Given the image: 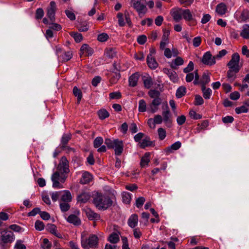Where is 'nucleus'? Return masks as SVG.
I'll return each instance as SVG.
<instances>
[{
    "mask_svg": "<svg viewBox=\"0 0 249 249\" xmlns=\"http://www.w3.org/2000/svg\"><path fill=\"white\" fill-rule=\"evenodd\" d=\"M144 87L147 89H150L153 85V80L151 76L148 74H144L142 76Z\"/></svg>",
    "mask_w": 249,
    "mask_h": 249,
    "instance_id": "17",
    "label": "nucleus"
},
{
    "mask_svg": "<svg viewBox=\"0 0 249 249\" xmlns=\"http://www.w3.org/2000/svg\"><path fill=\"white\" fill-rule=\"evenodd\" d=\"M71 138V135L70 134H64L61 139V144L63 145L66 144Z\"/></svg>",
    "mask_w": 249,
    "mask_h": 249,
    "instance_id": "46",
    "label": "nucleus"
},
{
    "mask_svg": "<svg viewBox=\"0 0 249 249\" xmlns=\"http://www.w3.org/2000/svg\"><path fill=\"white\" fill-rule=\"evenodd\" d=\"M103 139L101 137H97L93 142L94 148H98V152L102 153L106 151V147L105 145H102L103 143Z\"/></svg>",
    "mask_w": 249,
    "mask_h": 249,
    "instance_id": "9",
    "label": "nucleus"
},
{
    "mask_svg": "<svg viewBox=\"0 0 249 249\" xmlns=\"http://www.w3.org/2000/svg\"><path fill=\"white\" fill-rule=\"evenodd\" d=\"M165 73H167L170 79L174 83H176L178 80V77L177 73L172 70L168 69H165L164 70Z\"/></svg>",
    "mask_w": 249,
    "mask_h": 249,
    "instance_id": "23",
    "label": "nucleus"
},
{
    "mask_svg": "<svg viewBox=\"0 0 249 249\" xmlns=\"http://www.w3.org/2000/svg\"><path fill=\"white\" fill-rule=\"evenodd\" d=\"M90 198V195L89 193L82 192L77 197V201L79 203H85L87 202Z\"/></svg>",
    "mask_w": 249,
    "mask_h": 249,
    "instance_id": "18",
    "label": "nucleus"
},
{
    "mask_svg": "<svg viewBox=\"0 0 249 249\" xmlns=\"http://www.w3.org/2000/svg\"><path fill=\"white\" fill-rule=\"evenodd\" d=\"M182 18L189 21L193 20V14L189 9H183Z\"/></svg>",
    "mask_w": 249,
    "mask_h": 249,
    "instance_id": "24",
    "label": "nucleus"
},
{
    "mask_svg": "<svg viewBox=\"0 0 249 249\" xmlns=\"http://www.w3.org/2000/svg\"><path fill=\"white\" fill-rule=\"evenodd\" d=\"M120 78V74L119 72H112L110 74L109 82L111 84H115L117 82Z\"/></svg>",
    "mask_w": 249,
    "mask_h": 249,
    "instance_id": "29",
    "label": "nucleus"
},
{
    "mask_svg": "<svg viewBox=\"0 0 249 249\" xmlns=\"http://www.w3.org/2000/svg\"><path fill=\"white\" fill-rule=\"evenodd\" d=\"M35 226L36 229L39 231L43 230L44 228V225L43 223L39 220L36 221L35 222Z\"/></svg>",
    "mask_w": 249,
    "mask_h": 249,
    "instance_id": "52",
    "label": "nucleus"
},
{
    "mask_svg": "<svg viewBox=\"0 0 249 249\" xmlns=\"http://www.w3.org/2000/svg\"><path fill=\"white\" fill-rule=\"evenodd\" d=\"M92 176L88 172L82 171V177L80 179V183L82 184H87L92 180Z\"/></svg>",
    "mask_w": 249,
    "mask_h": 249,
    "instance_id": "16",
    "label": "nucleus"
},
{
    "mask_svg": "<svg viewBox=\"0 0 249 249\" xmlns=\"http://www.w3.org/2000/svg\"><path fill=\"white\" fill-rule=\"evenodd\" d=\"M184 63L183 59L179 56H178L174 61L172 62L171 67L173 68H175L177 66L182 65Z\"/></svg>",
    "mask_w": 249,
    "mask_h": 249,
    "instance_id": "33",
    "label": "nucleus"
},
{
    "mask_svg": "<svg viewBox=\"0 0 249 249\" xmlns=\"http://www.w3.org/2000/svg\"><path fill=\"white\" fill-rule=\"evenodd\" d=\"M228 68L234 69L237 70H240L241 66L240 65V55L238 53H234L231 59L227 64Z\"/></svg>",
    "mask_w": 249,
    "mask_h": 249,
    "instance_id": "6",
    "label": "nucleus"
},
{
    "mask_svg": "<svg viewBox=\"0 0 249 249\" xmlns=\"http://www.w3.org/2000/svg\"><path fill=\"white\" fill-rule=\"evenodd\" d=\"M149 96L152 98H156L157 97H159L160 93L159 91L156 90H150L148 92Z\"/></svg>",
    "mask_w": 249,
    "mask_h": 249,
    "instance_id": "49",
    "label": "nucleus"
},
{
    "mask_svg": "<svg viewBox=\"0 0 249 249\" xmlns=\"http://www.w3.org/2000/svg\"><path fill=\"white\" fill-rule=\"evenodd\" d=\"M72 200V196L70 192L68 190L61 191L60 202H70Z\"/></svg>",
    "mask_w": 249,
    "mask_h": 249,
    "instance_id": "12",
    "label": "nucleus"
},
{
    "mask_svg": "<svg viewBox=\"0 0 249 249\" xmlns=\"http://www.w3.org/2000/svg\"><path fill=\"white\" fill-rule=\"evenodd\" d=\"M161 103V99L160 97L154 98L150 105V111L152 113L156 112L158 109V107Z\"/></svg>",
    "mask_w": 249,
    "mask_h": 249,
    "instance_id": "15",
    "label": "nucleus"
},
{
    "mask_svg": "<svg viewBox=\"0 0 249 249\" xmlns=\"http://www.w3.org/2000/svg\"><path fill=\"white\" fill-rule=\"evenodd\" d=\"M68 222L73 224L74 225L78 226L81 223L80 219L74 214H71L67 218Z\"/></svg>",
    "mask_w": 249,
    "mask_h": 249,
    "instance_id": "22",
    "label": "nucleus"
},
{
    "mask_svg": "<svg viewBox=\"0 0 249 249\" xmlns=\"http://www.w3.org/2000/svg\"><path fill=\"white\" fill-rule=\"evenodd\" d=\"M73 94L77 97V103L79 104L81 98L82 97V94L81 91L78 89L76 87H74L73 89Z\"/></svg>",
    "mask_w": 249,
    "mask_h": 249,
    "instance_id": "31",
    "label": "nucleus"
},
{
    "mask_svg": "<svg viewBox=\"0 0 249 249\" xmlns=\"http://www.w3.org/2000/svg\"><path fill=\"white\" fill-rule=\"evenodd\" d=\"M190 116L194 119H199L202 118V115L197 114L196 111L194 110H191L189 112Z\"/></svg>",
    "mask_w": 249,
    "mask_h": 249,
    "instance_id": "58",
    "label": "nucleus"
},
{
    "mask_svg": "<svg viewBox=\"0 0 249 249\" xmlns=\"http://www.w3.org/2000/svg\"><path fill=\"white\" fill-rule=\"evenodd\" d=\"M194 69V63L192 61H190L187 66L183 69V72L188 73L192 71Z\"/></svg>",
    "mask_w": 249,
    "mask_h": 249,
    "instance_id": "60",
    "label": "nucleus"
},
{
    "mask_svg": "<svg viewBox=\"0 0 249 249\" xmlns=\"http://www.w3.org/2000/svg\"><path fill=\"white\" fill-rule=\"evenodd\" d=\"M69 172L68 161L65 157H62L57 168V170L52 176L53 187L55 189L64 188L63 183L67 178L66 174Z\"/></svg>",
    "mask_w": 249,
    "mask_h": 249,
    "instance_id": "1",
    "label": "nucleus"
},
{
    "mask_svg": "<svg viewBox=\"0 0 249 249\" xmlns=\"http://www.w3.org/2000/svg\"><path fill=\"white\" fill-rule=\"evenodd\" d=\"M108 241L112 243L116 244L119 241V236L117 233H113L108 237Z\"/></svg>",
    "mask_w": 249,
    "mask_h": 249,
    "instance_id": "35",
    "label": "nucleus"
},
{
    "mask_svg": "<svg viewBox=\"0 0 249 249\" xmlns=\"http://www.w3.org/2000/svg\"><path fill=\"white\" fill-rule=\"evenodd\" d=\"M72 57V53L70 51L65 52L62 56L63 60L68 61Z\"/></svg>",
    "mask_w": 249,
    "mask_h": 249,
    "instance_id": "61",
    "label": "nucleus"
},
{
    "mask_svg": "<svg viewBox=\"0 0 249 249\" xmlns=\"http://www.w3.org/2000/svg\"><path fill=\"white\" fill-rule=\"evenodd\" d=\"M80 51L82 54L91 55L93 53L92 49L87 44H83L81 48Z\"/></svg>",
    "mask_w": 249,
    "mask_h": 249,
    "instance_id": "27",
    "label": "nucleus"
},
{
    "mask_svg": "<svg viewBox=\"0 0 249 249\" xmlns=\"http://www.w3.org/2000/svg\"><path fill=\"white\" fill-rule=\"evenodd\" d=\"M105 55L110 58H112L115 56V52L112 49H108L106 50Z\"/></svg>",
    "mask_w": 249,
    "mask_h": 249,
    "instance_id": "47",
    "label": "nucleus"
},
{
    "mask_svg": "<svg viewBox=\"0 0 249 249\" xmlns=\"http://www.w3.org/2000/svg\"><path fill=\"white\" fill-rule=\"evenodd\" d=\"M227 11L226 5L223 3H221L218 4L216 8V12L220 15H223L225 14Z\"/></svg>",
    "mask_w": 249,
    "mask_h": 249,
    "instance_id": "26",
    "label": "nucleus"
},
{
    "mask_svg": "<svg viewBox=\"0 0 249 249\" xmlns=\"http://www.w3.org/2000/svg\"><path fill=\"white\" fill-rule=\"evenodd\" d=\"M240 94L238 91H234L230 94V97L231 100H236L240 98Z\"/></svg>",
    "mask_w": 249,
    "mask_h": 249,
    "instance_id": "64",
    "label": "nucleus"
},
{
    "mask_svg": "<svg viewBox=\"0 0 249 249\" xmlns=\"http://www.w3.org/2000/svg\"><path fill=\"white\" fill-rule=\"evenodd\" d=\"M202 62L206 65L212 66L215 63V57L212 56L210 52H207L205 53L202 59Z\"/></svg>",
    "mask_w": 249,
    "mask_h": 249,
    "instance_id": "8",
    "label": "nucleus"
},
{
    "mask_svg": "<svg viewBox=\"0 0 249 249\" xmlns=\"http://www.w3.org/2000/svg\"><path fill=\"white\" fill-rule=\"evenodd\" d=\"M202 91L203 93V97L206 99H210L212 94V90L210 88L206 89L203 87L202 88Z\"/></svg>",
    "mask_w": 249,
    "mask_h": 249,
    "instance_id": "37",
    "label": "nucleus"
},
{
    "mask_svg": "<svg viewBox=\"0 0 249 249\" xmlns=\"http://www.w3.org/2000/svg\"><path fill=\"white\" fill-rule=\"evenodd\" d=\"M151 144V142L148 137H146L143 139L142 141L140 142V146L142 148L150 146Z\"/></svg>",
    "mask_w": 249,
    "mask_h": 249,
    "instance_id": "36",
    "label": "nucleus"
},
{
    "mask_svg": "<svg viewBox=\"0 0 249 249\" xmlns=\"http://www.w3.org/2000/svg\"><path fill=\"white\" fill-rule=\"evenodd\" d=\"M118 18V24L120 26H124L125 25V22L124 20L123 14L121 13H119L117 16Z\"/></svg>",
    "mask_w": 249,
    "mask_h": 249,
    "instance_id": "57",
    "label": "nucleus"
},
{
    "mask_svg": "<svg viewBox=\"0 0 249 249\" xmlns=\"http://www.w3.org/2000/svg\"><path fill=\"white\" fill-rule=\"evenodd\" d=\"M139 111L141 112H145L146 110V105L145 101L141 99L139 102Z\"/></svg>",
    "mask_w": 249,
    "mask_h": 249,
    "instance_id": "38",
    "label": "nucleus"
},
{
    "mask_svg": "<svg viewBox=\"0 0 249 249\" xmlns=\"http://www.w3.org/2000/svg\"><path fill=\"white\" fill-rule=\"evenodd\" d=\"M181 146V143L180 142L178 141L172 144L170 146L168 147L167 148V150L169 152L172 153L173 151L178 150L180 148Z\"/></svg>",
    "mask_w": 249,
    "mask_h": 249,
    "instance_id": "32",
    "label": "nucleus"
},
{
    "mask_svg": "<svg viewBox=\"0 0 249 249\" xmlns=\"http://www.w3.org/2000/svg\"><path fill=\"white\" fill-rule=\"evenodd\" d=\"M158 133L159 138L161 140L164 139L166 136V131L162 128H159L158 129Z\"/></svg>",
    "mask_w": 249,
    "mask_h": 249,
    "instance_id": "45",
    "label": "nucleus"
},
{
    "mask_svg": "<svg viewBox=\"0 0 249 249\" xmlns=\"http://www.w3.org/2000/svg\"><path fill=\"white\" fill-rule=\"evenodd\" d=\"M98 114L101 119H105L109 116V113L105 109H100L98 112Z\"/></svg>",
    "mask_w": 249,
    "mask_h": 249,
    "instance_id": "39",
    "label": "nucleus"
},
{
    "mask_svg": "<svg viewBox=\"0 0 249 249\" xmlns=\"http://www.w3.org/2000/svg\"><path fill=\"white\" fill-rule=\"evenodd\" d=\"M56 10L55 3L52 1L50 3V6L47 9V16L51 21H54L55 20V13Z\"/></svg>",
    "mask_w": 249,
    "mask_h": 249,
    "instance_id": "10",
    "label": "nucleus"
},
{
    "mask_svg": "<svg viewBox=\"0 0 249 249\" xmlns=\"http://www.w3.org/2000/svg\"><path fill=\"white\" fill-rule=\"evenodd\" d=\"M163 33L162 37L161 40L164 41H169V36L170 35V30L167 29H164L163 30Z\"/></svg>",
    "mask_w": 249,
    "mask_h": 249,
    "instance_id": "50",
    "label": "nucleus"
},
{
    "mask_svg": "<svg viewBox=\"0 0 249 249\" xmlns=\"http://www.w3.org/2000/svg\"><path fill=\"white\" fill-rule=\"evenodd\" d=\"M241 18L242 20L247 21L249 20V11L244 10L241 13Z\"/></svg>",
    "mask_w": 249,
    "mask_h": 249,
    "instance_id": "48",
    "label": "nucleus"
},
{
    "mask_svg": "<svg viewBox=\"0 0 249 249\" xmlns=\"http://www.w3.org/2000/svg\"><path fill=\"white\" fill-rule=\"evenodd\" d=\"M15 239L14 233L7 230H3L0 232V244L12 242Z\"/></svg>",
    "mask_w": 249,
    "mask_h": 249,
    "instance_id": "5",
    "label": "nucleus"
},
{
    "mask_svg": "<svg viewBox=\"0 0 249 249\" xmlns=\"http://www.w3.org/2000/svg\"><path fill=\"white\" fill-rule=\"evenodd\" d=\"M248 111V109L245 106H242L240 107H236L235 108V112L237 114L241 113H246Z\"/></svg>",
    "mask_w": 249,
    "mask_h": 249,
    "instance_id": "55",
    "label": "nucleus"
},
{
    "mask_svg": "<svg viewBox=\"0 0 249 249\" xmlns=\"http://www.w3.org/2000/svg\"><path fill=\"white\" fill-rule=\"evenodd\" d=\"M61 191L54 192L52 193L51 198L53 201H56L60 197L61 195Z\"/></svg>",
    "mask_w": 249,
    "mask_h": 249,
    "instance_id": "56",
    "label": "nucleus"
},
{
    "mask_svg": "<svg viewBox=\"0 0 249 249\" xmlns=\"http://www.w3.org/2000/svg\"><path fill=\"white\" fill-rule=\"evenodd\" d=\"M183 9L182 8H175L172 10V16L173 19L177 22L179 21L182 19V13Z\"/></svg>",
    "mask_w": 249,
    "mask_h": 249,
    "instance_id": "13",
    "label": "nucleus"
},
{
    "mask_svg": "<svg viewBox=\"0 0 249 249\" xmlns=\"http://www.w3.org/2000/svg\"><path fill=\"white\" fill-rule=\"evenodd\" d=\"M149 153H146L144 155L142 158L140 164L142 167H144L148 165L150 161Z\"/></svg>",
    "mask_w": 249,
    "mask_h": 249,
    "instance_id": "28",
    "label": "nucleus"
},
{
    "mask_svg": "<svg viewBox=\"0 0 249 249\" xmlns=\"http://www.w3.org/2000/svg\"><path fill=\"white\" fill-rule=\"evenodd\" d=\"M69 202H60V208L61 211L65 212L68 211L70 208Z\"/></svg>",
    "mask_w": 249,
    "mask_h": 249,
    "instance_id": "43",
    "label": "nucleus"
},
{
    "mask_svg": "<svg viewBox=\"0 0 249 249\" xmlns=\"http://www.w3.org/2000/svg\"><path fill=\"white\" fill-rule=\"evenodd\" d=\"M130 4L137 12L140 18L143 17L147 12L146 5L140 0H131Z\"/></svg>",
    "mask_w": 249,
    "mask_h": 249,
    "instance_id": "3",
    "label": "nucleus"
},
{
    "mask_svg": "<svg viewBox=\"0 0 249 249\" xmlns=\"http://www.w3.org/2000/svg\"><path fill=\"white\" fill-rule=\"evenodd\" d=\"M139 77L140 74L138 72L132 74L129 78V85L132 87H135L137 84Z\"/></svg>",
    "mask_w": 249,
    "mask_h": 249,
    "instance_id": "19",
    "label": "nucleus"
},
{
    "mask_svg": "<svg viewBox=\"0 0 249 249\" xmlns=\"http://www.w3.org/2000/svg\"><path fill=\"white\" fill-rule=\"evenodd\" d=\"M48 230L52 233L54 234L55 236L58 237H60L59 234L57 233L56 227L53 224L49 225L48 226Z\"/></svg>",
    "mask_w": 249,
    "mask_h": 249,
    "instance_id": "41",
    "label": "nucleus"
},
{
    "mask_svg": "<svg viewBox=\"0 0 249 249\" xmlns=\"http://www.w3.org/2000/svg\"><path fill=\"white\" fill-rule=\"evenodd\" d=\"M51 244L50 243L48 239L47 238H44L43 240V243L42 244V247L44 249H50L51 248Z\"/></svg>",
    "mask_w": 249,
    "mask_h": 249,
    "instance_id": "54",
    "label": "nucleus"
},
{
    "mask_svg": "<svg viewBox=\"0 0 249 249\" xmlns=\"http://www.w3.org/2000/svg\"><path fill=\"white\" fill-rule=\"evenodd\" d=\"M98 237L95 235H91L88 239L82 238L81 246L85 249L96 247L98 244Z\"/></svg>",
    "mask_w": 249,
    "mask_h": 249,
    "instance_id": "4",
    "label": "nucleus"
},
{
    "mask_svg": "<svg viewBox=\"0 0 249 249\" xmlns=\"http://www.w3.org/2000/svg\"><path fill=\"white\" fill-rule=\"evenodd\" d=\"M239 70L229 68L227 71V77L231 81H233L236 78V74L239 72Z\"/></svg>",
    "mask_w": 249,
    "mask_h": 249,
    "instance_id": "25",
    "label": "nucleus"
},
{
    "mask_svg": "<svg viewBox=\"0 0 249 249\" xmlns=\"http://www.w3.org/2000/svg\"><path fill=\"white\" fill-rule=\"evenodd\" d=\"M147 64L148 67L151 69H155L158 66V64L156 60L153 57H151V55H147Z\"/></svg>",
    "mask_w": 249,
    "mask_h": 249,
    "instance_id": "21",
    "label": "nucleus"
},
{
    "mask_svg": "<svg viewBox=\"0 0 249 249\" xmlns=\"http://www.w3.org/2000/svg\"><path fill=\"white\" fill-rule=\"evenodd\" d=\"M138 222V216L136 214H132L128 219V225L132 228L136 227Z\"/></svg>",
    "mask_w": 249,
    "mask_h": 249,
    "instance_id": "20",
    "label": "nucleus"
},
{
    "mask_svg": "<svg viewBox=\"0 0 249 249\" xmlns=\"http://www.w3.org/2000/svg\"><path fill=\"white\" fill-rule=\"evenodd\" d=\"M14 248L15 249H26V247L23 243V241L20 240H18L16 241Z\"/></svg>",
    "mask_w": 249,
    "mask_h": 249,
    "instance_id": "44",
    "label": "nucleus"
},
{
    "mask_svg": "<svg viewBox=\"0 0 249 249\" xmlns=\"http://www.w3.org/2000/svg\"><path fill=\"white\" fill-rule=\"evenodd\" d=\"M145 198L143 197H140L138 198L136 200V205L138 208H140L142 207L144 201H145Z\"/></svg>",
    "mask_w": 249,
    "mask_h": 249,
    "instance_id": "59",
    "label": "nucleus"
},
{
    "mask_svg": "<svg viewBox=\"0 0 249 249\" xmlns=\"http://www.w3.org/2000/svg\"><path fill=\"white\" fill-rule=\"evenodd\" d=\"M108 38V36L106 33H102L98 35L97 39L100 42H105Z\"/></svg>",
    "mask_w": 249,
    "mask_h": 249,
    "instance_id": "51",
    "label": "nucleus"
},
{
    "mask_svg": "<svg viewBox=\"0 0 249 249\" xmlns=\"http://www.w3.org/2000/svg\"><path fill=\"white\" fill-rule=\"evenodd\" d=\"M70 35L73 37L76 42H80L83 39L82 36L78 33H71Z\"/></svg>",
    "mask_w": 249,
    "mask_h": 249,
    "instance_id": "42",
    "label": "nucleus"
},
{
    "mask_svg": "<svg viewBox=\"0 0 249 249\" xmlns=\"http://www.w3.org/2000/svg\"><path fill=\"white\" fill-rule=\"evenodd\" d=\"M111 148L114 149L115 154L116 155H121L123 150V142L122 141H119L118 139H116V142L113 145V147H112Z\"/></svg>",
    "mask_w": 249,
    "mask_h": 249,
    "instance_id": "14",
    "label": "nucleus"
},
{
    "mask_svg": "<svg viewBox=\"0 0 249 249\" xmlns=\"http://www.w3.org/2000/svg\"><path fill=\"white\" fill-rule=\"evenodd\" d=\"M87 216L90 220H98L100 219V216L98 213H95L89 208H85L84 210Z\"/></svg>",
    "mask_w": 249,
    "mask_h": 249,
    "instance_id": "11",
    "label": "nucleus"
},
{
    "mask_svg": "<svg viewBox=\"0 0 249 249\" xmlns=\"http://www.w3.org/2000/svg\"><path fill=\"white\" fill-rule=\"evenodd\" d=\"M201 43V38L200 36H196L193 40V45L195 47H198Z\"/></svg>",
    "mask_w": 249,
    "mask_h": 249,
    "instance_id": "53",
    "label": "nucleus"
},
{
    "mask_svg": "<svg viewBox=\"0 0 249 249\" xmlns=\"http://www.w3.org/2000/svg\"><path fill=\"white\" fill-rule=\"evenodd\" d=\"M162 108L164 109L162 112L163 121L167 126L170 127L172 123L171 115L167 102L163 105Z\"/></svg>",
    "mask_w": 249,
    "mask_h": 249,
    "instance_id": "7",
    "label": "nucleus"
},
{
    "mask_svg": "<svg viewBox=\"0 0 249 249\" xmlns=\"http://www.w3.org/2000/svg\"><path fill=\"white\" fill-rule=\"evenodd\" d=\"M116 142V139L112 140L110 139H106L105 141V144L107 145L108 148H111L113 145Z\"/></svg>",
    "mask_w": 249,
    "mask_h": 249,
    "instance_id": "62",
    "label": "nucleus"
},
{
    "mask_svg": "<svg viewBox=\"0 0 249 249\" xmlns=\"http://www.w3.org/2000/svg\"><path fill=\"white\" fill-rule=\"evenodd\" d=\"M94 204L99 210H105L108 208L112 204V201L107 196L97 193L94 198Z\"/></svg>",
    "mask_w": 249,
    "mask_h": 249,
    "instance_id": "2",
    "label": "nucleus"
},
{
    "mask_svg": "<svg viewBox=\"0 0 249 249\" xmlns=\"http://www.w3.org/2000/svg\"><path fill=\"white\" fill-rule=\"evenodd\" d=\"M240 35L244 38L248 39L249 38V24H245L243 26Z\"/></svg>",
    "mask_w": 249,
    "mask_h": 249,
    "instance_id": "30",
    "label": "nucleus"
},
{
    "mask_svg": "<svg viewBox=\"0 0 249 249\" xmlns=\"http://www.w3.org/2000/svg\"><path fill=\"white\" fill-rule=\"evenodd\" d=\"M122 199L124 203L129 204L131 200V195L126 192L122 193Z\"/></svg>",
    "mask_w": 249,
    "mask_h": 249,
    "instance_id": "34",
    "label": "nucleus"
},
{
    "mask_svg": "<svg viewBox=\"0 0 249 249\" xmlns=\"http://www.w3.org/2000/svg\"><path fill=\"white\" fill-rule=\"evenodd\" d=\"M186 91V88L184 87H180L176 91V96L178 98H180L184 95Z\"/></svg>",
    "mask_w": 249,
    "mask_h": 249,
    "instance_id": "40",
    "label": "nucleus"
},
{
    "mask_svg": "<svg viewBox=\"0 0 249 249\" xmlns=\"http://www.w3.org/2000/svg\"><path fill=\"white\" fill-rule=\"evenodd\" d=\"M204 103L203 99L202 97L200 96L196 95L195 96V104L196 105H202Z\"/></svg>",
    "mask_w": 249,
    "mask_h": 249,
    "instance_id": "63",
    "label": "nucleus"
}]
</instances>
